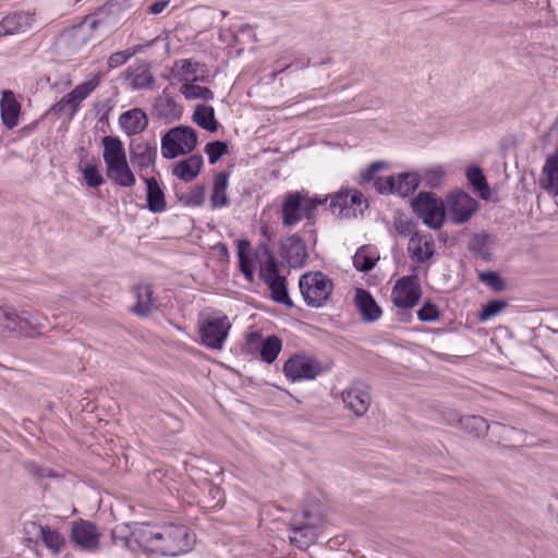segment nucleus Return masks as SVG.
<instances>
[{
  "mask_svg": "<svg viewBox=\"0 0 558 558\" xmlns=\"http://www.w3.org/2000/svg\"><path fill=\"white\" fill-rule=\"evenodd\" d=\"M444 171L440 168L429 169L425 172L423 180L429 187H438L441 185Z\"/></svg>",
  "mask_w": 558,
  "mask_h": 558,
  "instance_id": "nucleus-55",
  "label": "nucleus"
},
{
  "mask_svg": "<svg viewBox=\"0 0 558 558\" xmlns=\"http://www.w3.org/2000/svg\"><path fill=\"white\" fill-rule=\"evenodd\" d=\"M0 117L3 125L12 130L19 124L22 106L16 100L14 93L4 90L0 100Z\"/></svg>",
  "mask_w": 558,
  "mask_h": 558,
  "instance_id": "nucleus-19",
  "label": "nucleus"
},
{
  "mask_svg": "<svg viewBox=\"0 0 558 558\" xmlns=\"http://www.w3.org/2000/svg\"><path fill=\"white\" fill-rule=\"evenodd\" d=\"M306 191L289 192L282 203V223L286 227L295 226L303 218L302 208Z\"/></svg>",
  "mask_w": 558,
  "mask_h": 558,
  "instance_id": "nucleus-17",
  "label": "nucleus"
},
{
  "mask_svg": "<svg viewBox=\"0 0 558 558\" xmlns=\"http://www.w3.org/2000/svg\"><path fill=\"white\" fill-rule=\"evenodd\" d=\"M421 183L420 175L414 172H403L398 175L385 177V180H377L376 191L379 194H393L407 197L414 193Z\"/></svg>",
  "mask_w": 558,
  "mask_h": 558,
  "instance_id": "nucleus-9",
  "label": "nucleus"
},
{
  "mask_svg": "<svg viewBox=\"0 0 558 558\" xmlns=\"http://www.w3.org/2000/svg\"><path fill=\"white\" fill-rule=\"evenodd\" d=\"M31 16L27 13H14L7 15L0 22V35H13L20 32H24L29 25Z\"/></svg>",
  "mask_w": 558,
  "mask_h": 558,
  "instance_id": "nucleus-30",
  "label": "nucleus"
},
{
  "mask_svg": "<svg viewBox=\"0 0 558 558\" xmlns=\"http://www.w3.org/2000/svg\"><path fill=\"white\" fill-rule=\"evenodd\" d=\"M205 199V187L203 185H196L187 194L179 196V201L185 206L198 207L203 205Z\"/></svg>",
  "mask_w": 558,
  "mask_h": 558,
  "instance_id": "nucleus-47",
  "label": "nucleus"
},
{
  "mask_svg": "<svg viewBox=\"0 0 558 558\" xmlns=\"http://www.w3.org/2000/svg\"><path fill=\"white\" fill-rule=\"evenodd\" d=\"M66 109V105L61 99L60 101L56 102L50 109L49 113L53 114L57 118H60Z\"/></svg>",
  "mask_w": 558,
  "mask_h": 558,
  "instance_id": "nucleus-58",
  "label": "nucleus"
},
{
  "mask_svg": "<svg viewBox=\"0 0 558 558\" xmlns=\"http://www.w3.org/2000/svg\"><path fill=\"white\" fill-rule=\"evenodd\" d=\"M231 324L226 315L202 314L198 318V331L202 343L207 348L220 350L228 337Z\"/></svg>",
  "mask_w": 558,
  "mask_h": 558,
  "instance_id": "nucleus-4",
  "label": "nucleus"
},
{
  "mask_svg": "<svg viewBox=\"0 0 558 558\" xmlns=\"http://www.w3.org/2000/svg\"><path fill=\"white\" fill-rule=\"evenodd\" d=\"M299 287L308 306L320 307L330 296L333 284L326 275L317 271L301 276Z\"/></svg>",
  "mask_w": 558,
  "mask_h": 558,
  "instance_id": "nucleus-5",
  "label": "nucleus"
},
{
  "mask_svg": "<svg viewBox=\"0 0 558 558\" xmlns=\"http://www.w3.org/2000/svg\"><path fill=\"white\" fill-rule=\"evenodd\" d=\"M271 291V298L275 302L284 304L287 307H293V302L289 296L287 289V279L279 275L270 278V280L264 281Z\"/></svg>",
  "mask_w": 558,
  "mask_h": 558,
  "instance_id": "nucleus-34",
  "label": "nucleus"
},
{
  "mask_svg": "<svg viewBox=\"0 0 558 558\" xmlns=\"http://www.w3.org/2000/svg\"><path fill=\"white\" fill-rule=\"evenodd\" d=\"M480 279L495 291H502L506 287L505 281L496 271H484L480 275Z\"/></svg>",
  "mask_w": 558,
  "mask_h": 558,
  "instance_id": "nucleus-52",
  "label": "nucleus"
},
{
  "mask_svg": "<svg viewBox=\"0 0 558 558\" xmlns=\"http://www.w3.org/2000/svg\"><path fill=\"white\" fill-rule=\"evenodd\" d=\"M324 372L322 363L310 356L294 355L283 365L286 377L292 381L315 379Z\"/></svg>",
  "mask_w": 558,
  "mask_h": 558,
  "instance_id": "nucleus-10",
  "label": "nucleus"
},
{
  "mask_svg": "<svg viewBox=\"0 0 558 558\" xmlns=\"http://www.w3.org/2000/svg\"><path fill=\"white\" fill-rule=\"evenodd\" d=\"M251 243L248 240H239L238 242V257H239V266L241 272L248 281H253L254 271H253V263L250 256L246 254V251L250 248Z\"/></svg>",
  "mask_w": 558,
  "mask_h": 558,
  "instance_id": "nucleus-37",
  "label": "nucleus"
},
{
  "mask_svg": "<svg viewBox=\"0 0 558 558\" xmlns=\"http://www.w3.org/2000/svg\"><path fill=\"white\" fill-rule=\"evenodd\" d=\"M62 100L66 107L70 108L69 119H73L80 107L78 99H75L74 95L70 92L62 98Z\"/></svg>",
  "mask_w": 558,
  "mask_h": 558,
  "instance_id": "nucleus-56",
  "label": "nucleus"
},
{
  "mask_svg": "<svg viewBox=\"0 0 558 558\" xmlns=\"http://www.w3.org/2000/svg\"><path fill=\"white\" fill-rule=\"evenodd\" d=\"M124 80L133 90L150 89L155 85V77L150 72V65L144 60H137L124 72Z\"/></svg>",
  "mask_w": 558,
  "mask_h": 558,
  "instance_id": "nucleus-15",
  "label": "nucleus"
},
{
  "mask_svg": "<svg viewBox=\"0 0 558 558\" xmlns=\"http://www.w3.org/2000/svg\"><path fill=\"white\" fill-rule=\"evenodd\" d=\"M119 123L128 135H135L142 133L147 128L148 118L142 109L134 108L123 112L119 118Z\"/></svg>",
  "mask_w": 558,
  "mask_h": 558,
  "instance_id": "nucleus-20",
  "label": "nucleus"
},
{
  "mask_svg": "<svg viewBox=\"0 0 558 558\" xmlns=\"http://www.w3.org/2000/svg\"><path fill=\"white\" fill-rule=\"evenodd\" d=\"M229 173L219 172L214 179V187L210 196V203L214 208L226 207L230 204L227 195Z\"/></svg>",
  "mask_w": 558,
  "mask_h": 558,
  "instance_id": "nucleus-29",
  "label": "nucleus"
},
{
  "mask_svg": "<svg viewBox=\"0 0 558 558\" xmlns=\"http://www.w3.org/2000/svg\"><path fill=\"white\" fill-rule=\"evenodd\" d=\"M260 233L267 239V241H269L275 235L274 230L268 226H263L260 228Z\"/></svg>",
  "mask_w": 558,
  "mask_h": 558,
  "instance_id": "nucleus-62",
  "label": "nucleus"
},
{
  "mask_svg": "<svg viewBox=\"0 0 558 558\" xmlns=\"http://www.w3.org/2000/svg\"><path fill=\"white\" fill-rule=\"evenodd\" d=\"M97 24H98V22H97V21H93V22H92V24H90V27H92V28H96V27H97Z\"/></svg>",
  "mask_w": 558,
  "mask_h": 558,
  "instance_id": "nucleus-64",
  "label": "nucleus"
},
{
  "mask_svg": "<svg viewBox=\"0 0 558 558\" xmlns=\"http://www.w3.org/2000/svg\"><path fill=\"white\" fill-rule=\"evenodd\" d=\"M180 92L186 99L211 100L214 98L213 90H210L208 87L196 85L193 82L184 83L181 86Z\"/></svg>",
  "mask_w": 558,
  "mask_h": 558,
  "instance_id": "nucleus-40",
  "label": "nucleus"
},
{
  "mask_svg": "<svg viewBox=\"0 0 558 558\" xmlns=\"http://www.w3.org/2000/svg\"><path fill=\"white\" fill-rule=\"evenodd\" d=\"M43 324L29 311L0 306V337L33 338L40 335Z\"/></svg>",
  "mask_w": 558,
  "mask_h": 558,
  "instance_id": "nucleus-2",
  "label": "nucleus"
},
{
  "mask_svg": "<svg viewBox=\"0 0 558 558\" xmlns=\"http://www.w3.org/2000/svg\"><path fill=\"white\" fill-rule=\"evenodd\" d=\"M435 243L430 233L421 234L415 232L409 241L408 251L417 263H424L432 258L435 253Z\"/></svg>",
  "mask_w": 558,
  "mask_h": 558,
  "instance_id": "nucleus-18",
  "label": "nucleus"
},
{
  "mask_svg": "<svg viewBox=\"0 0 558 558\" xmlns=\"http://www.w3.org/2000/svg\"><path fill=\"white\" fill-rule=\"evenodd\" d=\"M217 250H218V253H219V256L221 259H228L229 258V251H228V247L227 245L225 244H218L217 245Z\"/></svg>",
  "mask_w": 558,
  "mask_h": 558,
  "instance_id": "nucleus-61",
  "label": "nucleus"
},
{
  "mask_svg": "<svg viewBox=\"0 0 558 558\" xmlns=\"http://www.w3.org/2000/svg\"><path fill=\"white\" fill-rule=\"evenodd\" d=\"M268 256H275L272 251L269 248L267 242H260L255 251V257L257 260L267 258Z\"/></svg>",
  "mask_w": 558,
  "mask_h": 558,
  "instance_id": "nucleus-57",
  "label": "nucleus"
},
{
  "mask_svg": "<svg viewBox=\"0 0 558 558\" xmlns=\"http://www.w3.org/2000/svg\"><path fill=\"white\" fill-rule=\"evenodd\" d=\"M203 157L198 154L180 160L173 165L172 173L184 182L193 181L203 167Z\"/></svg>",
  "mask_w": 558,
  "mask_h": 558,
  "instance_id": "nucleus-22",
  "label": "nucleus"
},
{
  "mask_svg": "<svg viewBox=\"0 0 558 558\" xmlns=\"http://www.w3.org/2000/svg\"><path fill=\"white\" fill-rule=\"evenodd\" d=\"M142 46L137 45L123 51H117L109 56L107 64L109 69L118 68L129 61L130 58L138 53Z\"/></svg>",
  "mask_w": 558,
  "mask_h": 558,
  "instance_id": "nucleus-41",
  "label": "nucleus"
},
{
  "mask_svg": "<svg viewBox=\"0 0 558 558\" xmlns=\"http://www.w3.org/2000/svg\"><path fill=\"white\" fill-rule=\"evenodd\" d=\"M169 1H157V2H154L153 4H150L149 7V12L151 14H159L161 13L165 8L168 5Z\"/></svg>",
  "mask_w": 558,
  "mask_h": 558,
  "instance_id": "nucleus-59",
  "label": "nucleus"
},
{
  "mask_svg": "<svg viewBox=\"0 0 558 558\" xmlns=\"http://www.w3.org/2000/svg\"><path fill=\"white\" fill-rule=\"evenodd\" d=\"M136 541L147 549L163 555L179 556L192 550L195 536L185 525L167 524L154 527L148 523L141 524L134 532Z\"/></svg>",
  "mask_w": 558,
  "mask_h": 558,
  "instance_id": "nucleus-1",
  "label": "nucleus"
},
{
  "mask_svg": "<svg viewBox=\"0 0 558 558\" xmlns=\"http://www.w3.org/2000/svg\"><path fill=\"white\" fill-rule=\"evenodd\" d=\"M107 177L122 187H131L136 183V178L126 159L107 166Z\"/></svg>",
  "mask_w": 558,
  "mask_h": 558,
  "instance_id": "nucleus-23",
  "label": "nucleus"
},
{
  "mask_svg": "<svg viewBox=\"0 0 558 558\" xmlns=\"http://www.w3.org/2000/svg\"><path fill=\"white\" fill-rule=\"evenodd\" d=\"M495 236L486 233H474L468 243V248L470 252H472L474 255L485 259L489 260L492 257V247L495 244Z\"/></svg>",
  "mask_w": 558,
  "mask_h": 558,
  "instance_id": "nucleus-26",
  "label": "nucleus"
},
{
  "mask_svg": "<svg viewBox=\"0 0 558 558\" xmlns=\"http://www.w3.org/2000/svg\"><path fill=\"white\" fill-rule=\"evenodd\" d=\"M280 256L289 267H303L307 259L305 242L298 234L288 236L281 242Z\"/></svg>",
  "mask_w": 558,
  "mask_h": 558,
  "instance_id": "nucleus-13",
  "label": "nucleus"
},
{
  "mask_svg": "<svg viewBox=\"0 0 558 558\" xmlns=\"http://www.w3.org/2000/svg\"><path fill=\"white\" fill-rule=\"evenodd\" d=\"M201 64L198 62H194L190 59H183L175 62V68L178 69V74L183 75V81L185 83L196 82L198 77H192V75L196 74Z\"/></svg>",
  "mask_w": 558,
  "mask_h": 558,
  "instance_id": "nucleus-42",
  "label": "nucleus"
},
{
  "mask_svg": "<svg viewBox=\"0 0 558 558\" xmlns=\"http://www.w3.org/2000/svg\"><path fill=\"white\" fill-rule=\"evenodd\" d=\"M458 425L473 437H483L487 434L489 425L486 420L477 415H466L458 420Z\"/></svg>",
  "mask_w": 558,
  "mask_h": 558,
  "instance_id": "nucleus-35",
  "label": "nucleus"
},
{
  "mask_svg": "<svg viewBox=\"0 0 558 558\" xmlns=\"http://www.w3.org/2000/svg\"><path fill=\"white\" fill-rule=\"evenodd\" d=\"M342 401L345 407L356 416H363L371 404L369 387L361 381L354 380L342 391Z\"/></svg>",
  "mask_w": 558,
  "mask_h": 558,
  "instance_id": "nucleus-12",
  "label": "nucleus"
},
{
  "mask_svg": "<svg viewBox=\"0 0 558 558\" xmlns=\"http://www.w3.org/2000/svg\"><path fill=\"white\" fill-rule=\"evenodd\" d=\"M71 539L81 549L87 551L97 550L99 547V533L97 526L89 522H74L71 531Z\"/></svg>",
  "mask_w": 558,
  "mask_h": 558,
  "instance_id": "nucleus-14",
  "label": "nucleus"
},
{
  "mask_svg": "<svg viewBox=\"0 0 558 558\" xmlns=\"http://www.w3.org/2000/svg\"><path fill=\"white\" fill-rule=\"evenodd\" d=\"M155 109L160 117L166 119L175 120L182 114V108L166 89L162 92V95L156 99Z\"/></svg>",
  "mask_w": 558,
  "mask_h": 558,
  "instance_id": "nucleus-33",
  "label": "nucleus"
},
{
  "mask_svg": "<svg viewBox=\"0 0 558 558\" xmlns=\"http://www.w3.org/2000/svg\"><path fill=\"white\" fill-rule=\"evenodd\" d=\"M465 177L469 184L475 192L478 193L480 197L487 201L490 197V187L483 173V170L478 166H471L465 171Z\"/></svg>",
  "mask_w": 558,
  "mask_h": 558,
  "instance_id": "nucleus-32",
  "label": "nucleus"
},
{
  "mask_svg": "<svg viewBox=\"0 0 558 558\" xmlns=\"http://www.w3.org/2000/svg\"><path fill=\"white\" fill-rule=\"evenodd\" d=\"M354 302L364 320L375 322L381 316L380 307L367 290L356 289Z\"/></svg>",
  "mask_w": 558,
  "mask_h": 558,
  "instance_id": "nucleus-21",
  "label": "nucleus"
},
{
  "mask_svg": "<svg viewBox=\"0 0 558 558\" xmlns=\"http://www.w3.org/2000/svg\"><path fill=\"white\" fill-rule=\"evenodd\" d=\"M205 153L208 155L209 163L215 165L228 153V143L223 141L209 142L205 146Z\"/></svg>",
  "mask_w": 558,
  "mask_h": 558,
  "instance_id": "nucleus-45",
  "label": "nucleus"
},
{
  "mask_svg": "<svg viewBox=\"0 0 558 558\" xmlns=\"http://www.w3.org/2000/svg\"><path fill=\"white\" fill-rule=\"evenodd\" d=\"M39 536L45 544V546L54 553H59L61 548L65 544L64 537L56 530L50 529L49 526L38 525Z\"/></svg>",
  "mask_w": 558,
  "mask_h": 558,
  "instance_id": "nucleus-38",
  "label": "nucleus"
},
{
  "mask_svg": "<svg viewBox=\"0 0 558 558\" xmlns=\"http://www.w3.org/2000/svg\"><path fill=\"white\" fill-rule=\"evenodd\" d=\"M259 264V276L263 281L270 280V278L279 276V267L275 256H268L262 260H257Z\"/></svg>",
  "mask_w": 558,
  "mask_h": 558,
  "instance_id": "nucleus-46",
  "label": "nucleus"
},
{
  "mask_svg": "<svg viewBox=\"0 0 558 558\" xmlns=\"http://www.w3.org/2000/svg\"><path fill=\"white\" fill-rule=\"evenodd\" d=\"M100 76L95 75L92 80L78 84L71 93L81 102L99 85Z\"/></svg>",
  "mask_w": 558,
  "mask_h": 558,
  "instance_id": "nucleus-48",
  "label": "nucleus"
},
{
  "mask_svg": "<svg viewBox=\"0 0 558 558\" xmlns=\"http://www.w3.org/2000/svg\"><path fill=\"white\" fill-rule=\"evenodd\" d=\"M282 348V341L277 336H268L260 344V359L262 361L270 364L272 363Z\"/></svg>",
  "mask_w": 558,
  "mask_h": 558,
  "instance_id": "nucleus-36",
  "label": "nucleus"
},
{
  "mask_svg": "<svg viewBox=\"0 0 558 558\" xmlns=\"http://www.w3.org/2000/svg\"><path fill=\"white\" fill-rule=\"evenodd\" d=\"M421 294L422 290L417 275H410L396 282L391 299L399 308H412L418 303Z\"/></svg>",
  "mask_w": 558,
  "mask_h": 558,
  "instance_id": "nucleus-11",
  "label": "nucleus"
},
{
  "mask_svg": "<svg viewBox=\"0 0 558 558\" xmlns=\"http://www.w3.org/2000/svg\"><path fill=\"white\" fill-rule=\"evenodd\" d=\"M385 167L386 163L383 161L373 162L364 170V172H362V179L367 183H373L376 189L377 180H385L384 177H379L376 173Z\"/></svg>",
  "mask_w": 558,
  "mask_h": 558,
  "instance_id": "nucleus-53",
  "label": "nucleus"
},
{
  "mask_svg": "<svg viewBox=\"0 0 558 558\" xmlns=\"http://www.w3.org/2000/svg\"><path fill=\"white\" fill-rule=\"evenodd\" d=\"M543 174L542 186L547 192L558 195V146L555 153L547 157Z\"/></svg>",
  "mask_w": 558,
  "mask_h": 558,
  "instance_id": "nucleus-25",
  "label": "nucleus"
},
{
  "mask_svg": "<svg viewBox=\"0 0 558 558\" xmlns=\"http://www.w3.org/2000/svg\"><path fill=\"white\" fill-rule=\"evenodd\" d=\"M507 306V302L504 300H492L483 306L478 318L481 322H486L493 316L499 314Z\"/></svg>",
  "mask_w": 558,
  "mask_h": 558,
  "instance_id": "nucleus-49",
  "label": "nucleus"
},
{
  "mask_svg": "<svg viewBox=\"0 0 558 558\" xmlns=\"http://www.w3.org/2000/svg\"><path fill=\"white\" fill-rule=\"evenodd\" d=\"M104 161L106 166L126 159L122 142L117 136H105L102 138Z\"/></svg>",
  "mask_w": 558,
  "mask_h": 558,
  "instance_id": "nucleus-28",
  "label": "nucleus"
},
{
  "mask_svg": "<svg viewBox=\"0 0 558 558\" xmlns=\"http://www.w3.org/2000/svg\"><path fill=\"white\" fill-rule=\"evenodd\" d=\"M461 416L459 415V413L454 412V411H449L448 412V416L446 417V420L448 421L449 424H454L457 423L458 424V420L460 418Z\"/></svg>",
  "mask_w": 558,
  "mask_h": 558,
  "instance_id": "nucleus-63",
  "label": "nucleus"
},
{
  "mask_svg": "<svg viewBox=\"0 0 558 558\" xmlns=\"http://www.w3.org/2000/svg\"><path fill=\"white\" fill-rule=\"evenodd\" d=\"M378 257L366 254L365 247H361L353 257V265L359 271H371L377 262Z\"/></svg>",
  "mask_w": 558,
  "mask_h": 558,
  "instance_id": "nucleus-44",
  "label": "nucleus"
},
{
  "mask_svg": "<svg viewBox=\"0 0 558 558\" xmlns=\"http://www.w3.org/2000/svg\"><path fill=\"white\" fill-rule=\"evenodd\" d=\"M130 159L134 167L146 170L155 167L157 146L143 140H134L130 144Z\"/></svg>",
  "mask_w": 558,
  "mask_h": 558,
  "instance_id": "nucleus-16",
  "label": "nucleus"
},
{
  "mask_svg": "<svg viewBox=\"0 0 558 558\" xmlns=\"http://www.w3.org/2000/svg\"><path fill=\"white\" fill-rule=\"evenodd\" d=\"M142 179L144 180L147 187L146 199L147 208L149 211L155 214L165 211L167 208L165 193L156 178H146L142 175Z\"/></svg>",
  "mask_w": 558,
  "mask_h": 558,
  "instance_id": "nucleus-24",
  "label": "nucleus"
},
{
  "mask_svg": "<svg viewBox=\"0 0 558 558\" xmlns=\"http://www.w3.org/2000/svg\"><path fill=\"white\" fill-rule=\"evenodd\" d=\"M440 312L436 304L426 301L423 306L417 311V318L421 322L430 323L439 318Z\"/></svg>",
  "mask_w": 558,
  "mask_h": 558,
  "instance_id": "nucleus-50",
  "label": "nucleus"
},
{
  "mask_svg": "<svg viewBox=\"0 0 558 558\" xmlns=\"http://www.w3.org/2000/svg\"><path fill=\"white\" fill-rule=\"evenodd\" d=\"M480 203L466 192L457 190L448 194L446 209L453 225L468 222L478 210Z\"/></svg>",
  "mask_w": 558,
  "mask_h": 558,
  "instance_id": "nucleus-8",
  "label": "nucleus"
},
{
  "mask_svg": "<svg viewBox=\"0 0 558 558\" xmlns=\"http://www.w3.org/2000/svg\"><path fill=\"white\" fill-rule=\"evenodd\" d=\"M197 145V133L191 126L170 129L161 138V154L166 159L190 154Z\"/></svg>",
  "mask_w": 558,
  "mask_h": 558,
  "instance_id": "nucleus-3",
  "label": "nucleus"
},
{
  "mask_svg": "<svg viewBox=\"0 0 558 558\" xmlns=\"http://www.w3.org/2000/svg\"><path fill=\"white\" fill-rule=\"evenodd\" d=\"M262 340V335L259 332H251L247 335L246 342L248 347H254L258 344Z\"/></svg>",
  "mask_w": 558,
  "mask_h": 558,
  "instance_id": "nucleus-60",
  "label": "nucleus"
},
{
  "mask_svg": "<svg viewBox=\"0 0 558 558\" xmlns=\"http://www.w3.org/2000/svg\"><path fill=\"white\" fill-rule=\"evenodd\" d=\"M328 199V196L322 197L315 195L311 197L308 195V192H306V197L304 198V204L302 208L303 217L306 218L307 220H313L315 218V214L318 206L326 204Z\"/></svg>",
  "mask_w": 558,
  "mask_h": 558,
  "instance_id": "nucleus-43",
  "label": "nucleus"
},
{
  "mask_svg": "<svg viewBox=\"0 0 558 558\" xmlns=\"http://www.w3.org/2000/svg\"><path fill=\"white\" fill-rule=\"evenodd\" d=\"M193 122L208 132H217L219 122L215 118V110L211 106L197 105L194 109Z\"/></svg>",
  "mask_w": 558,
  "mask_h": 558,
  "instance_id": "nucleus-31",
  "label": "nucleus"
},
{
  "mask_svg": "<svg viewBox=\"0 0 558 558\" xmlns=\"http://www.w3.org/2000/svg\"><path fill=\"white\" fill-rule=\"evenodd\" d=\"M330 199L328 209L335 216L341 218H355L367 208V201L357 190H341L328 195Z\"/></svg>",
  "mask_w": 558,
  "mask_h": 558,
  "instance_id": "nucleus-7",
  "label": "nucleus"
},
{
  "mask_svg": "<svg viewBox=\"0 0 558 558\" xmlns=\"http://www.w3.org/2000/svg\"><path fill=\"white\" fill-rule=\"evenodd\" d=\"M315 539L314 527L308 524H303L300 526H294L292 529V534L290 535V541L292 544H295L300 548H305L310 544H312Z\"/></svg>",
  "mask_w": 558,
  "mask_h": 558,
  "instance_id": "nucleus-39",
  "label": "nucleus"
},
{
  "mask_svg": "<svg viewBox=\"0 0 558 558\" xmlns=\"http://www.w3.org/2000/svg\"><path fill=\"white\" fill-rule=\"evenodd\" d=\"M25 469L37 481H40L45 477H56L57 476V474L51 469L43 468L35 462L25 463Z\"/></svg>",
  "mask_w": 558,
  "mask_h": 558,
  "instance_id": "nucleus-54",
  "label": "nucleus"
},
{
  "mask_svg": "<svg viewBox=\"0 0 558 558\" xmlns=\"http://www.w3.org/2000/svg\"><path fill=\"white\" fill-rule=\"evenodd\" d=\"M411 206L418 218L432 229H439L446 218V205L433 193L421 192L412 199Z\"/></svg>",
  "mask_w": 558,
  "mask_h": 558,
  "instance_id": "nucleus-6",
  "label": "nucleus"
},
{
  "mask_svg": "<svg viewBox=\"0 0 558 558\" xmlns=\"http://www.w3.org/2000/svg\"><path fill=\"white\" fill-rule=\"evenodd\" d=\"M136 304L133 306L132 311L140 315L146 316L150 314L154 307V290L149 284H138L134 288Z\"/></svg>",
  "mask_w": 558,
  "mask_h": 558,
  "instance_id": "nucleus-27",
  "label": "nucleus"
},
{
  "mask_svg": "<svg viewBox=\"0 0 558 558\" xmlns=\"http://www.w3.org/2000/svg\"><path fill=\"white\" fill-rule=\"evenodd\" d=\"M83 175L88 186L98 187L105 180L95 165H86L83 169Z\"/></svg>",
  "mask_w": 558,
  "mask_h": 558,
  "instance_id": "nucleus-51",
  "label": "nucleus"
}]
</instances>
